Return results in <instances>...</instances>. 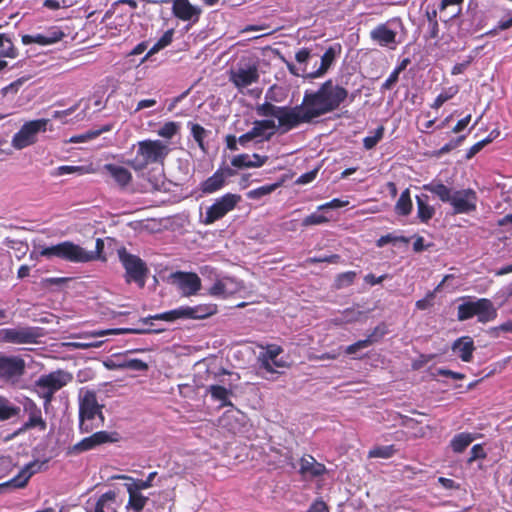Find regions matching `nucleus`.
Returning a JSON list of instances; mask_svg holds the SVG:
<instances>
[{
    "mask_svg": "<svg viewBox=\"0 0 512 512\" xmlns=\"http://www.w3.org/2000/svg\"><path fill=\"white\" fill-rule=\"evenodd\" d=\"M349 96L348 90L328 79L316 89H306L300 105H296L299 125L310 123L340 108Z\"/></svg>",
    "mask_w": 512,
    "mask_h": 512,
    "instance_id": "f257e3e1",
    "label": "nucleus"
},
{
    "mask_svg": "<svg viewBox=\"0 0 512 512\" xmlns=\"http://www.w3.org/2000/svg\"><path fill=\"white\" fill-rule=\"evenodd\" d=\"M442 203L449 204L454 215L472 214L477 210L478 195L472 188L454 190L441 180L434 179L422 187Z\"/></svg>",
    "mask_w": 512,
    "mask_h": 512,
    "instance_id": "f03ea898",
    "label": "nucleus"
},
{
    "mask_svg": "<svg viewBox=\"0 0 512 512\" xmlns=\"http://www.w3.org/2000/svg\"><path fill=\"white\" fill-rule=\"evenodd\" d=\"M136 147L135 156L126 161L134 171H144L150 165H164L171 152L169 144L159 139H145L133 145Z\"/></svg>",
    "mask_w": 512,
    "mask_h": 512,
    "instance_id": "7ed1b4c3",
    "label": "nucleus"
},
{
    "mask_svg": "<svg viewBox=\"0 0 512 512\" xmlns=\"http://www.w3.org/2000/svg\"><path fill=\"white\" fill-rule=\"evenodd\" d=\"M104 251V241L101 238L96 239L95 251H86L84 248L71 241H64L49 247H43L40 255L51 258L57 257L62 260L73 263H86L93 260H105L102 256Z\"/></svg>",
    "mask_w": 512,
    "mask_h": 512,
    "instance_id": "20e7f679",
    "label": "nucleus"
},
{
    "mask_svg": "<svg viewBox=\"0 0 512 512\" xmlns=\"http://www.w3.org/2000/svg\"><path fill=\"white\" fill-rule=\"evenodd\" d=\"M103 405L98 403L96 392L81 391L79 394V431L90 433L104 425Z\"/></svg>",
    "mask_w": 512,
    "mask_h": 512,
    "instance_id": "39448f33",
    "label": "nucleus"
},
{
    "mask_svg": "<svg viewBox=\"0 0 512 512\" xmlns=\"http://www.w3.org/2000/svg\"><path fill=\"white\" fill-rule=\"evenodd\" d=\"M217 312L216 304H199L196 306H181L163 313L150 315L140 321L144 324H152V320L174 322L178 319H205Z\"/></svg>",
    "mask_w": 512,
    "mask_h": 512,
    "instance_id": "423d86ee",
    "label": "nucleus"
},
{
    "mask_svg": "<svg viewBox=\"0 0 512 512\" xmlns=\"http://www.w3.org/2000/svg\"><path fill=\"white\" fill-rule=\"evenodd\" d=\"M477 316L480 323H487L495 320L498 312L493 302L488 298H480L476 301H467L457 307V319L466 321Z\"/></svg>",
    "mask_w": 512,
    "mask_h": 512,
    "instance_id": "0eeeda50",
    "label": "nucleus"
},
{
    "mask_svg": "<svg viewBox=\"0 0 512 512\" xmlns=\"http://www.w3.org/2000/svg\"><path fill=\"white\" fill-rule=\"evenodd\" d=\"M257 115L261 117H275L282 133L288 132L299 126L297 108L289 106H276L270 102H264L256 107Z\"/></svg>",
    "mask_w": 512,
    "mask_h": 512,
    "instance_id": "6e6552de",
    "label": "nucleus"
},
{
    "mask_svg": "<svg viewBox=\"0 0 512 512\" xmlns=\"http://www.w3.org/2000/svg\"><path fill=\"white\" fill-rule=\"evenodd\" d=\"M118 257L126 272V282L133 281L143 288L149 273L146 263L139 256L130 254L125 247L118 249Z\"/></svg>",
    "mask_w": 512,
    "mask_h": 512,
    "instance_id": "1a4fd4ad",
    "label": "nucleus"
},
{
    "mask_svg": "<svg viewBox=\"0 0 512 512\" xmlns=\"http://www.w3.org/2000/svg\"><path fill=\"white\" fill-rule=\"evenodd\" d=\"M43 336L42 328L33 326H18L0 329V342L22 345L36 344Z\"/></svg>",
    "mask_w": 512,
    "mask_h": 512,
    "instance_id": "9d476101",
    "label": "nucleus"
},
{
    "mask_svg": "<svg viewBox=\"0 0 512 512\" xmlns=\"http://www.w3.org/2000/svg\"><path fill=\"white\" fill-rule=\"evenodd\" d=\"M48 119L31 120L22 125L20 130L14 134L12 138V146L15 149L21 150L37 141L39 132L47 130Z\"/></svg>",
    "mask_w": 512,
    "mask_h": 512,
    "instance_id": "9b49d317",
    "label": "nucleus"
},
{
    "mask_svg": "<svg viewBox=\"0 0 512 512\" xmlns=\"http://www.w3.org/2000/svg\"><path fill=\"white\" fill-rule=\"evenodd\" d=\"M241 199V195L239 194H224L220 198L216 199L215 202L207 208L202 223L205 225H211L222 219L229 212L235 209Z\"/></svg>",
    "mask_w": 512,
    "mask_h": 512,
    "instance_id": "f8f14e48",
    "label": "nucleus"
},
{
    "mask_svg": "<svg viewBox=\"0 0 512 512\" xmlns=\"http://www.w3.org/2000/svg\"><path fill=\"white\" fill-rule=\"evenodd\" d=\"M26 363L20 356L0 355V379L6 383H17L25 374Z\"/></svg>",
    "mask_w": 512,
    "mask_h": 512,
    "instance_id": "ddd939ff",
    "label": "nucleus"
},
{
    "mask_svg": "<svg viewBox=\"0 0 512 512\" xmlns=\"http://www.w3.org/2000/svg\"><path fill=\"white\" fill-rule=\"evenodd\" d=\"M118 441L117 432L97 431L92 435L83 438L70 449L72 454H80L92 450L98 446Z\"/></svg>",
    "mask_w": 512,
    "mask_h": 512,
    "instance_id": "4468645a",
    "label": "nucleus"
},
{
    "mask_svg": "<svg viewBox=\"0 0 512 512\" xmlns=\"http://www.w3.org/2000/svg\"><path fill=\"white\" fill-rule=\"evenodd\" d=\"M229 81L238 89L242 90L259 81V71L256 64L240 66L229 73Z\"/></svg>",
    "mask_w": 512,
    "mask_h": 512,
    "instance_id": "2eb2a0df",
    "label": "nucleus"
},
{
    "mask_svg": "<svg viewBox=\"0 0 512 512\" xmlns=\"http://www.w3.org/2000/svg\"><path fill=\"white\" fill-rule=\"evenodd\" d=\"M171 278L184 296L195 295L201 289V279L194 272L177 271L171 274Z\"/></svg>",
    "mask_w": 512,
    "mask_h": 512,
    "instance_id": "dca6fc26",
    "label": "nucleus"
},
{
    "mask_svg": "<svg viewBox=\"0 0 512 512\" xmlns=\"http://www.w3.org/2000/svg\"><path fill=\"white\" fill-rule=\"evenodd\" d=\"M236 174V171L230 167L218 168L212 176L208 177L200 184V190L203 194H212L226 185V180Z\"/></svg>",
    "mask_w": 512,
    "mask_h": 512,
    "instance_id": "f3484780",
    "label": "nucleus"
},
{
    "mask_svg": "<svg viewBox=\"0 0 512 512\" xmlns=\"http://www.w3.org/2000/svg\"><path fill=\"white\" fill-rule=\"evenodd\" d=\"M398 22L401 24L400 18H393L387 23L377 25L370 32V38L377 42L380 46L394 49L397 45V32L388 27V23Z\"/></svg>",
    "mask_w": 512,
    "mask_h": 512,
    "instance_id": "a211bd4d",
    "label": "nucleus"
},
{
    "mask_svg": "<svg viewBox=\"0 0 512 512\" xmlns=\"http://www.w3.org/2000/svg\"><path fill=\"white\" fill-rule=\"evenodd\" d=\"M73 380L72 374L63 370H57L47 375H42L37 381L36 386L40 389H49L57 392Z\"/></svg>",
    "mask_w": 512,
    "mask_h": 512,
    "instance_id": "6ab92c4d",
    "label": "nucleus"
},
{
    "mask_svg": "<svg viewBox=\"0 0 512 512\" xmlns=\"http://www.w3.org/2000/svg\"><path fill=\"white\" fill-rule=\"evenodd\" d=\"M283 352V348L277 344H269L266 346V350L259 353L258 361L260 367L269 373H274L275 369L273 366L283 368L286 366V362L279 360L278 356Z\"/></svg>",
    "mask_w": 512,
    "mask_h": 512,
    "instance_id": "aec40b11",
    "label": "nucleus"
},
{
    "mask_svg": "<svg viewBox=\"0 0 512 512\" xmlns=\"http://www.w3.org/2000/svg\"><path fill=\"white\" fill-rule=\"evenodd\" d=\"M24 412L28 415V420L20 428L21 431H27L33 428H39L44 431L47 423L42 417L41 408L31 399H26L23 404Z\"/></svg>",
    "mask_w": 512,
    "mask_h": 512,
    "instance_id": "412c9836",
    "label": "nucleus"
},
{
    "mask_svg": "<svg viewBox=\"0 0 512 512\" xmlns=\"http://www.w3.org/2000/svg\"><path fill=\"white\" fill-rule=\"evenodd\" d=\"M122 505V499L118 498V492L108 490L101 494L90 512H118Z\"/></svg>",
    "mask_w": 512,
    "mask_h": 512,
    "instance_id": "4be33fe9",
    "label": "nucleus"
},
{
    "mask_svg": "<svg viewBox=\"0 0 512 512\" xmlns=\"http://www.w3.org/2000/svg\"><path fill=\"white\" fill-rule=\"evenodd\" d=\"M172 12L176 18L182 21L197 22L202 11L199 7L192 5L189 0H174Z\"/></svg>",
    "mask_w": 512,
    "mask_h": 512,
    "instance_id": "5701e85b",
    "label": "nucleus"
},
{
    "mask_svg": "<svg viewBox=\"0 0 512 512\" xmlns=\"http://www.w3.org/2000/svg\"><path fill=\"white\" fill-rule=\"evenodd\" d=\"M387 333L385 324H380L363 340H359L346 347L345 353L348 355L355 354L357 351L367 348L374 343L380 341Z\"/></svg>",
    "mask_w": 512,
    "mask_h": 512,
    "instance_id": "b1692460",
    "label": "nucleus"
},
{
    "mask_svg": "<svg viewBox=\"0 0 512 512\" xmlns=\"http://www.w3.org/2000/svg\"><path fill=\"white\" fill-rule=\"evenodd\" d=\"M103 169L121 189L128 187L133 180L132 173L124 166L107 163Z\"/></svg>",
    "mask_w": 512,
    "mask_h": 512,
    "instance_id": "393cba45",
    "label": "nucleus"
},
{
    "mask_svg": "<svg viewBox=\"0 0 512 512\" xmlns=\"http://www.w3.org/2000/svg\"><path fill=\"white\" fill-rule=\"evenodd\" d=\"M269 157L266 155H259L254 153L252 156L248 154H239L232 158L231 165L238 169L243 168H258L263 166Z\"/></svg>",
    "mask_w": 512,
    "mask_h": 512,
    "instance_id": "a878e982",
    "label": "nucleus"
},
{
    "mask_svg": "<svg viewBox=\"0 0 512 512\" xmlns=\"http://www.w3.org/2000/svg\"><path fill=\"white\" fill-rule=\"evenodd\" d=\"M125 488L128 493V502L125 506L127 511L141 512L147 505L149 498L144 496L140 489L132 486L129 483H125Z\"/></svg>",
    "mask_w": 512,
    "mask_h": 512,
    "instance_id": "bb28decb",
    "label": "nucleus"
},
{
    "mask_svg": "<svg viewBox=\"0 0 512 512\" xmlns=\"http://www.w3.org/2000/svg\"><path fill=\"white\" fill-rule=\"evenodd\" d=\"M238 290V283L230 277L217 280L209 289V294L214 297L227 298Z\"/></svg>",
    "mask_w": 512,
    "mask_h": 512,
    "instance_id": "cd10ccee",
    "label": "nucleus"
},
{
    "mask_svg": "<svg viewBox=\"0 0 512 512\" xmlns=\"http://www.w3.org/2000/svg\"><path fill=\"white\" fill-rule=\"evenodd\" d=\"M327 472L323 463L317 462L312 455H304L300 459L299 473L301 475H309L311 477H319Z\"/></svg>",
    "mask_w": 512,
    "mask_h": 512,
    "instance_id": "c85d7f7f",
    "label": "nucleus"
},
{
    "mask_svg": "<svg viewBox=\"0 0 512 512\" xmlns=\"http://www.w3.org/2000/svg\"><path fill=\"white\" fill-rule=\"evenodd\" d=\"M40 468V464L37 462H30L10 481L2 483L4 485L3 489L8 486H13L15 488H23L27 485L29 479L38 472Z\"/></svg>",
    "mask_w": 512,
    "mask_h": 512,
    "instance_id": "c756f323",
    "label": "nucleus"
},
{
    "mask_svg": "<svg viewBox=\"0 0 512 512\" xmlns=\"http://www.w3.org/2000/svg\"><path fill=\"white\" fill-rule=\"evenodd\" d=\"M454 352H457L458 356L463 362H470L473 358V352L475 350L474 341L469 336H463L455 340L452 345Z\"/></svg>",
    "mask_w": 512,
    "mask_h": 512,
    "instance_id": "7c9ffc66",
    "label": "nucleus"
},
{
    "mask_svg": "<svg viewBox=\"0 0 512 512\" xmlns=\"http://www.w3.org/2000/svg\"><path fill=\"white\" fill-rule=\"evenodd\" d=\"M64 36V33L60 30H55V31H52L51 33H49L48 35H44V34H36V35H29V34H25L22 36V43L24 45H29V44H32V43H36V44H39V45H49V44H53V43H56L58 41H60Z\"/></svg>",
    "mask_w": 512,
    "mask_h": 512,
    "instance_id": "2f4dec72",
    "label": "nucleus"
},
{
    "mask_svg": "<svg viewBox=\"0 0 512 512\" xmlns=\"http://www.w3.org/2000/svg\"><path fill=\"white\" fill-rule=\"evenodd\" d=\"M417 217L422 223H428L435 214V208L429 204V196L420 194L416 196Z\"/></svg>",
    "mask_w": 512,
    "mask_h": 512,
    "instance_id": "473e14b6",
    "label": "nucleus"
},
{
    "mask_svg": "<svg viewBox=\"0 0 512 512\" xmlns=\"http://www.w3.org/2000/svg\"><path fill=\"white\" fill-rule=\"evenodd\" d=\"M277 126L272 119L256 120L251 129L252 134L257 137H264L265 140H270L274 135Z\"/></svg>",
    "mask_w": 512,
    "mask_h": 512,
    "instance_id": "72a5a7b5",
    "label": "nucleus"
},
{
    "mask_svg": "<svg viewBox=\"0 0 512 512\" xmlns=\"http://www.w3.org/2000/svg\"><path fill=\"white\" fill-rule=\"evenodd\" d=\"M161 329H107V330H95L90 333H85L83 337H103L106 335H116V334H122V333H132V334H146V333H159L161 332Z\"/></svg>",
    "mask_w": 512,
    "mask_h": 512,
    "instance_id": "f704fd0d",
    "label": "nucleus"
},
{
    "mask_svg": "<svg viewBox=\"0 0 512 512\" xmlns=\"http://www.w3.org/2000/svg\"><path fill=\"white\" fill-rule=\"evenodd\" d=\"M107 367L120 369V370H134V371H147L149 366L146 362L141 359H118L115 362H112L111 365L107 364Z\"/></svg>",
    "mask_w": 512,
    "mask_h": 512,
    "instance_id": "c9c22d12",
    "label": "nucleus"
},
{
    "mask_svg": "<svg viewBox=\"0 0 512 512\" xmlns=\"http://www.w3.org/2000/svg\"><path fill=\"white\" fill-rule=\"evenodd\" d=\"M336 52L333 47H329L321 57L320 67L309 74L306 75L308 78H317L323 76L328 69L331 67L335 60Z\"/></svg>",
    "mask_w": 512,
    "mask_h": 512,
    "instance_id": "e433bc0d",
    "label": "nucleus"
},
{
    "mask_svg": "<svg viewBox=\"0 0 512 512\" xmlns=\"http://www.w3.org/2000/svg\"><path fill=\"white\" fill-rule=\"evenodd\" d=\"M474 436L469 432L456 434L450 441V447L454 453H462L474 441Z\"/></svg>",
    "mask_w": 512,
    "mask_h": 512,
    "instance_id": "4c0bfd02",
    "label": "nucleus"
},
{
    "mask_svg": "<svg viewBox=\"0 0 512 512\" xmlns=\"http://www.w3.org/2000/svg\"><path fill=\"white\" fill-rule=\"evenodd\" d=\"M412 208L413 203L410 195V190L409 188H406L404 191H402L399 199L395 204V212L397 215L407 216L411 213Z\"/></svg>",
    "mask_w": 512,
    "mask_h": 512,
    "instance_id": "58836bf2",
    "label": "nucleus"
},
{
    "mask_svg": "<svg viewBox=\"0 0 512 512\" xmlns=\"http://www.w3.org/2000/svg\"><path fill=\"white\" fill-rule=\"evenodd\" d=\"M157 476V472L153 471L148 474L146 479H135L128 475H119L116 478L121 480L128 481L127 483L131 484L132 486L140 489V490H146L153 486V481L155 477Z\"/></svg>",
    "mask_w": 512,
    "mask_h": 512,
    "instance_id": "ea45409f",
    "label": "nucleus"
},
{
    "mask_svg": "<svg viewBox=\"0 0 512 512\" xmlns=\"http://www.w3.org/2000/svg\"><path fill=\"white\" fill-rule=\"evenodd\" d=\"M213 400L219 401L221 407L232 405L229 401V395L231 392L221 385H210L207 389Z\"/></svg>",
    "mask_w": 512,
    "mask_h": 512,
    "instance_id": "a19ab883",
    "label": "nucleus"
},
{
    "mask_svg": "<svg viewBox=\"0 0 512 512\" xmlns=\"http://www.w3.org/2000/svg\"><path fill=\"white\" fill-rule=\"evenodd\" d=\"M20 408L10 404L9 400L0 397V420L6 421L19 414Z\"/></svg>",
    "mask_w": 512,
    "mask_h": 512,
    "instance_id": "79ce46f5",
    "label": "nucleus"
},
{
    "mask_svg": "<svg viewBox=\"0 0 512 512\" xmlns=\"http://www.w3.org/2000/svg\"><path fill=\"white\" fill-rule=\"evenodd\" d=\"M188 125L190 126L191 134L193 136V139L198 144L199 148L203 152H206L207 148H206V145L204 143V139L207 136L208 131L204 127H202L200 124H198V123H191L190 122V123H188Z\"/></svg>",
    "mask_w": 512,
    "mask_h": 512,
    "instance_id": "37998d69",
    "label": "nucleus"
},
{
    "mask_svg": "<svg viewBox=\"0 0 512 512\" xmlns=\"http://www.w3.org/2000/svg\"><path fill=\"white\" fill-rule=\"evenodd\" d=\"M459 91L458 86H450L447 89L443 90L431 104L433 109H439L445 102L452 99Z\"/></svg>",
    "mask_w": 512,
    "mask_h": 512,
    "instance_id": "c03bdc74",
    "label": "nucleus"
},
{
    "mask_svg": "<svg viewBox=\"0 0 512 512\" xmlns=\"http://www.w3.org/2000/svg\"><path fill=\"white\" fill-rule=\"evenodd\" d=\"M396 452L394 445L378 446L371 449L368 453L369 458H390Z\"/></svg>",
    "mask_w": 512,
    "mask_h": 512,
    "instance_id": "a18cd8bd",
    "label": "nucleus"
},
{
    "mask_svg": "<svg viewBox=\"0 0 512 512\" xmlns=\"http://www.w3.org/2000/svg\"><path fill=\"white\" fill-rule=\"evenodd\" d=\"M357 277V273L355 271H347L337 275L335 280V286L338 289L348 287L352 285Z\"/></svg>",
    "mask_w": 512,
    "mask_h": 512,
    "instance_id": "49530a36",
    "label": "nucleus"
},
{
    "mask_svg": "<svg viewBox=\"0 0 512 512\" xmlns=\"http://www.w3.org/2000/svg\"><path fill=\"white\" fill-rule=\"evenodd\" d=\"M179 124L177 122L169 121L161 126L158 130V135L165 139L173 138L179 131Z\"/></svg>",
    "mask_w": 512,
    "mask_h": 512,
    "instance_id": "de8ad7c7",
    "label": "nucleus"
},
{
    "mask_svg": "<svg viewBox=\"0 0 512 512\" xmlns=\"http://www.w3.org/2000/svg\"><path fill=\"white\" fill-rule=\"evenodd\" d=\"M385 128L384 126H379L373 136H367L363 139V146L365 149L370 150L373 149L378 142L383 138L384 136Z\"/></svg>",
    "mask_w": 512,
    "mask_h": 512,
    "instance_id": "09e8293b",
    "label": "nucleus"
},
{
    "mask_svg": "<svg viewBox=\"0 0 512 512\" xmlns=\"http://www.w3.org/2000/svg\"><path fill=\"white\" fill-rule=\"evenodd\" d=\"M278 186H279L278 183L264 185V186L258 187L256 189L250 190L247 193V196L250 199H260L261 197L272 193Z\"/></svg>",
    "mask_w": 512,
    "mask_h": 512,
    "instance_id": "8fccbe9b",
    "label": "nucleus"
},
{
    "mask_svg": "<svg viewBox=\"0 0 512 512\" xmlns=\"http://www.w3.org/2000/svg\"><path fill=\"white\" fill-rule=\"evenodd\" d=\"M408 241L409 240L404 236H397L392 233H388L386 235L381 236L376 241V245H377V247H384L385 245H387L389 243H393V244L398 243V242L408 243Z\"/></svg>",
    "mask_w": 512,
    "mask_h": 512,
    "instance_id": "3c124183",
    "label": "nucleus"
},
{
    "mask_svg": "<svg viewBox=\"0 0 512 512\" xmlns=\"http://www.w3.org/2000/svg\"><path fill=\"white\" fill-rule=\"evenodd\" d=\"M328 221L329 219L326 216L318 213H312L303 219L302 226L308 227L312 225H320L327 223Z\"/></svg>",
    "mask_w": 512,
    "mask_h": 512,
    "instance_id": "603ef678",
    "label": "nucleus"
},
{
    "mask_svg": "<svg viewBox=\"0 0 512 512\" xmlns=\"http://www.w3.org/2000/svg\"><path fill=\"white\" fill-rule=\"evenodd\" d=\"M487 456L483 446L481 444H475L470 451V457L468 458L467 462L469 464L473 463L474 461L478 459H485Z\"/></svg>",
    "mask_w": 512,
    "mask_h": 512,
    "instance_id": "864d4df0",
    "label": "nucleus"
},
{
    "mask_svg": "<svg viewBox=\"0 0 512 512\" xmlns=\"http://www.w3.org/2000/svg\"><path fill=\"white\" fill-rule=\"evenodd\" d=\"M491 141H492V138L490 136H488L487 138L472 145L469 148V150L467 151L466 158L471 159L472 157H474L478 152H480Z\"/></svg>",
    "mask_w": 512,
    "mask_h": 512,
    "instance_id": "5fc2aeb1",
    "label": "nucleus"
},
{
    "mask_svg": "<svg viewBox=\"0 0 512 512\" xmlns=\"http://www.w3.org/2000/svg\"><path fill=\"white\" fill-rule=\"evenodd\" d=\"M435 298V291H430L423 299L416 301L415 306L418 310H426L433 305Z\"/></svg>",
    "mask_w": 512,
    "mask_h": 512,
    "instance_id": "6e6d98bb",
    "label": "nucleus"
},
{
    "mask_svg": "<svg viewBox=\"0 0 512 512\" xmlns=\"http://www.w3.org/2000/svg\"><path fill=\"white\" fill-rule=\"evenodd\" d=\"M465 138H466L465 135H460L456 139H452L450 142L446 143L443 147L440 148L439 154L443 155V154L449 153L451 150H453V149L457 148L459 145H461V143L465 140Z\"/></svg>",
    "mask_w": 512,
    "mask_h": 512,
    "instance_id": "4d7b16f0",
    "label": "nucleus"
},
{
    "mask_svg": "<svg viewBox=\"0 0 512 512\" xmlns=\"http://www.w3.org/2000/svg\"><path fill=\"white\" fill-rule=\"evenodd\" d=\"M25 81H26V78H24V77L15 80L14 82H12L9 85L2 88V94L5 96V95H8L9 93H17Z\"/></svg>",
    "mask_w": 512,
    "mask_h": 512,
    "instance_id": "13d9d810",
    "label": "nucleus"
},
{
    "mask_svg": "<svg viewBox=\"0 0 512 512\" xmlns=\"http://www.w3.org/2000/svg\"><path fill=\"white\" fill-rule=\"evenodd\" d=\"M512 27V17L507 20H502L496 27L486 32L487 36H496L499 31L507 30Z\"/></svg>",
    "mask_w": 512,
    "mask_h": 512,
    "instance_id": "bf43d9fd",
    "label": "nucleus"
},
{
    "mask_svg": "<svg viewBox=\"0 0 512 512\" xmlns=\"http://www.w3.org/2000/svg\"><path fill=\"white\" fill-rule=\"evenodd\" d=\"M348 204H349L348 201H344V200H341V199H338V198H334L331 201H329V202H327L325 204L320 205L318 207V210L337 209V208L345 207Z\"/></svg>",
    "mask_w": 512,
    "mask_h": 512,
    "instance_id": "052dcab7",
    "label": "nucleus"
},
{
    "mask_svg": "<svg viewBox=\"0 0 512 512\" xmlns=\"http://www.w3.org/2000/svg\"><path fill=\"white\" fill-rule=\"evenodd\" d=\"M399 73L396 70H393L389 77L384 81V83L381 85V90L387 91L390 90L398 81L399 79Z\"/></svg>",
    "mask_w": 512,
    "mask_h": 512,
    "instance_id": "680f3d73",
    "label": "nucleus"
},
{
    "mask_svg": "<svg viewBox=\"0 0 512 512\" xmlns=\"http://www.w3.org/2000/svg\"><path fill=\"white\" fill-rule=\"evenodd\" d=\"M7 46L2 47L3 49L0 51V57L7 58H16L18 56V50L13 45L12 41L10 43H6Z\"/></svg>",
    "mask_w": 512,
    "mask_h": 512,
    "instance_id": "e2e57ef3",
    "label": "nucleus"
},
{
    "mask_svg": "<svg viewBox=\"0 0 512 512\" xmlns=\"http://www.w3.org/2000/svg\"><path fill=\"white\" fill-rule=\"evenodd\" d=\"M317 173H318L317 169H314L312 171L306 172V173L302 174L296 180V183L297 184H308V183L312 182L316 178Z\"/></svg>",
    "mask_w": 512,
    "mask_h": 512,
    "instance_id": "0e129e2a",
    "label": "nucleus"
},
{
    "mask_svg": "<svg viewBox=\"0 0 512 512\" xmlns=\"http://www.w3.org/2000/svg\"><path fill=\"white\" fill-rule=\"evenodd\" d=\"M83 171V167L81 166H68V165H63V166H59L57 168V175H65V174H72V173H75V172H82Z\"/></svg>",
    "mask_w": 512,
    "mask_h": 512,
    "instance_id": "69168bd1",
    "label": "nucleus"
},
{
    "mask_svg": "<svg viewBox=\"0 0 512 512\" xmlns=\"http://www.w3.org/2000/svg\"><path fill=\"white\" fill-rule=\"evenodd\" d=\"M471 114H468L467 116H465L464 118L460 119L456 125L452 128V132L453 133H459L461 132L462 130H464L468 124L470 123L471 121Z\"/></svg>",
    "mask_w": 512,
    "mask_h": 512,
    "instance_id": "338daca9",
    "label": "nucleus"
},
{
    "mask_svg": "<svg viewBox=\"0 0 512 512\" xmlns=\"http://www.w3.org/2000/svg\"><path fill=\"white\" fill-rule=\"evenodd\" d=\"M327 509L326 503L321 499H317L310 505L307 512H324Z\"/></svg>",
    "mask_w": 512,
    "mask_h": 512,
    "instance_id": "774afa93",
    "label": "nucleus"
}]
</instances>
